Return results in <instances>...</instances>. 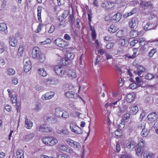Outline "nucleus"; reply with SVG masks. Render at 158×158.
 <instances>
[{
	"label": "nucleus",
	"mask_w": 158,
	"mask_h": 158,
	"mask_svg": "<svg viewBox=\"0 0 158 158\" xmlns=\"http://www.w3.org/2000/svg\"><path fill=\"white\" fill-rule=\"evenodd\" d=\"M105 56L106 59L107 60L111 59L113 58L112 56L111 55L108 53L107 52L105 53Z\"/></svg>",
	"instance_id": "e2e57ef3"
},
{
	"label": "nucleus",
	"mask_w": 158,
	"mask_h": 158,
	"mask_svg": "<svg viewBox=\"0 0 158 158\" xmlns=\"http://www.w3.org/2000/svg\"><path fill=\"white\" fill-rule=\"evenodd\" d=\"M31 62L30 60L26 62L24 66V71L26 73L28 72L31 69Z\"/></svg>",
	"instance_id": "a211bd4d"
},
{
	"label": "nucleus",
	"mask_w": 158,
	"mask_h": 158,
	"mask_svg": "<svg viewBox=\"0 0 158 158\" xmlns=\"http://www.w3.org/2000/svg\"><path fill=\"white\" fill-rule=\"evenodd\" d=\"M65 141L72 148L77 149H79L81 148V145L80 143L78 142L75 141L69 138L66 139Z\"/></svg>",
	"instance_id": "7ed1b4c3"
},
{
	"label": "nucleus",
	"mask_w": 158,
	"mask_h": 158,
	"mask_svg": "<svg viewBox=\"0 0 158 158\" xmlns=\"http://www.w3.org/2000/svg\"><path fill=\"white\" fill-rule=\"evenodd\" d=\"M42 11V7L41 6H38L37 7V17L38 20L40 22H42L41 18V13Z\"/></svg>",
	"instance_id": "c756f323"
},
{
	"label": "nucleus",
	"mask_w": 158,
	"mask_h": 158,
	"mask_svg": "<svg viewBox=\"0 0 158 158\" xmlns=\"http://www.w3.org/2000/svg\"><path fill=\"white\" fill-rule=\"evenodd\" d=\"M35 89L38 91H42L44 90V88L42 86L37 85L35 87Z\"/></svg>",
	"instance_id": "13d9d810"
},
{
	"label": "nucleus",
	"mask_w": 158,
	"mask_h": 158,
	"mask_svg": "<svg viewBox=\"0 0 158 158\" xmlns=\"http://www.w3.org/2000/svg\"><path fill=\"white\" fill-rule=\"evenodd\" d=\"M138 87L139 85L136 83H134L130 84L129 86V88L132 89H135Z\"/></svg>",
	"instance_id": "4d7b16f0"
},
{
	"label": "nucleus",
	"mask_w": 158,
	"mask_h": 158,
	"mask_svg": "<svg viewBox=\"0 0 158 158\" xmlns=\"http://www.w3.org/2000/svg\"><path fill=\"white\" fill-rule=\"evenodd\" d=\"M154 77L153 75L151 73H148L145 77L146 79L151 80Z\"/></svg>",
	"instance_id": "052dcab7"
},
{
	"label": "nucleus",
	"mask_w": 158,
	"mask_h": 158,
	"mask_svg": "<svg viewBox=\"0 0 158 158\" xmlns=\"http://www.w3.org/2000/svg\"><path fill=\"white\" fill-rule=\"evenodd\" d=\"M12 83L16 85L18 83V79L17 78L13 77L12 78Z\"/></svg>",
	"instance_id": "338daca9"
},
{
	"label": "nucleus",
	"mask_w": 158,
	"mask_h": 158,
	"mask_svg": "<svg viewBox=\"0 0 158 158\" xmlns=\"http://www.w3.org/2000/svg\"><path fill=\"white\" fill-rule=\"evenodd\" d=\"M138 108L137 106H134L130 107L129 113L131 115H134L136 114L138 112Z\"/></svg>",
	"instance_id": "5701e85b"
},
{
	"label": "nucleus",
	"mask_w": 158,
	"mask_h": 158,
	"mask_svg": "<svg viewBox=\"0 0 158 158\" xmlns=\"http://www.w3.org/2000/svg\"><path fill=\"white\" fill-rule=\"evenodd\" d=\"M38 48L35 47L32 50V55L33 58L37 59L41 54Z\"/></svg>",
	"instance_id": "ddd939ff"
},
{
	"label": "nucleus",
	"mask_w": 158,
	"mask_h": 158,
	"mask_svg": "<svg viewBox=\"0 0 158 158\" xmlns=\"http://www.w3.org/2000/svg\"><path fill=\"white\" fill-rule=\"evenodd\" d=\"M57 158H69V156L65 154H60L57 156Z\"/></svg>",
	"instance_id": "69168bd1"
},
{
	"label": "nucleus",
	"mask_w": 158,
	"mask_h": 158,
	"mask_svg": "<svg viewBox=\"0 0 158 158\" xmlns=\"http://www.w3.org/2000/svg\"><path fill=\"white\" fill-rule=\"evenodd\" d=\"M138 49V48H133V54H132V56H128L127 57L130 58H135V57L136 56V54H137V49Z\"/></svg>",
	"instance_id": "5fc2aeb1"
},
{
	"label": "nucleus",
	"mask_w": 158,
	"mask_h": 158,
	"mask_svg": "<svg viewBox=\"0 0 158 158\" xmlns=\"http://www.w3.org/2000/svg\"><path fill=\"white\" fill-rule=\"evenodd\" d=\"M79 70L81 73H85V64H82L81 65H80L79 68Z\"/></svg>",
	"instance_id": "8fccbe9b"
},
{
	"label": "nucleus",
	"mask_w": 158,
	"mask_h": 158,
	"mask_svg": "<svg viewBox=\"0 0 158 158\" xmlns=\"http://www.w3.org/2000/svg\"><path fill=\"white\" fill-rule=\"evenodd\" d=\"M114 5V3L110 1H104L101 4V6L102 7L104 8L110 9L113 7Z\"/></svg>",
	"instance_id": "9b49d317"
},
{
	"label": "nucleus",
	"mask_w": 158,
	"mask_h": 158,
	"mask_svg": "<svg viewBox=\"0 0 158 158\" xmlns=\"http://www.w3.org/2000/svg\"><path fill=\"white\" fill-rule=\"evenodd\" d=\"M75 55L73 53L67 52L65 55L66 57L68 60H73L74 57Z\"/></svg>",
	"instance_id": "58836bf2"
},
{
	"label": "nucleus",
	"mask_w": 158,
	"mask_h": 158,
	"mask_svg": "<svg viewBox=\"0 0 158 158\" xmlns=\"http://www.w3.org/2000/svg\"><path fill=\"white\" fill-rule=\"evenodd\" d=\"M154 127L155 129L156 132L158 135V120L155 122Z\"/></svg>",
	"instance_id": "bf43d9fd"
},
{
	"label": "nucleus",
	"mask_w": 158,
	"mask_h": 158,
	"mask_svg": "<svg viewBox=\"0 0 158 158\" xmlns=\"http://www.w3.org/2000/svg\"><path fill=\"white\" fill-rule=\"evenodd\" d=\"M7 74L9 76H14L15 73V71L11 68H9L7 70Z\"/></svg>",
	"instance_id": "49530a36"
},
{
	"label": "nucleus",
	"mask_w": 158,
	"mask_h": 158,
	"mask_svg": "<svg viewBox=\"0 0 158 158\" xmlns=\"http://www.w3.org/2000/svg\"><path fill=\"white\" fill-rule=\"evenodd\" d=\"M7 27L5 23H0V31L4 32V33L6 34L8 33Z\"/></svg>",
	"instance_id": "412c9836"
},
{
	"label": "nucleus",
	"mask_w": 158,
	"mask_h": 158,
	"mask_svg": "<svg viewBox=\"0 0 158 158\" xmlns=\"http://www.w3.org/2000/svg\"><path fill=\"white\" fill-rule=\"evenodd\" d=\"M138 22V20L135 18H132L129 22V25L130 28L134 29L136 26Z\"/></svg>",
	"instance_id": "dca6fc26"
},
{
	"label": "nucleus",
	"mask_w": 158,
	"mask_h": 158,
	"mask_svg": "<svg viewBox=\"0 0 158 158\" xmlns=\"http://www.w3.org/2000/svg\"><path fill=\"white\" fill-rule=\"evenodd\" d=\"M37 59H38L40 62L43 63L46 59L45 55L44 53H41Z\"/></svg>",
	"instance_id": "72a5a7b5"
},
{
	"label": "nucleus",
	"mask_w": 158,
	"mask_h": 158,
	"mask_svg": "<svg viewBox=\"0 0 158 158\" xmlns=\"http://www.w3.org/2000/svg\"><path fill=\"white\" fill-rule=\"evenodd\" d=\"M149 41H145V39L143 38H142L139 39V40H138V42L139 43L140 45L142 47H143L145 45L146 43H151L149 42ZM144 47H143V48L144 49Z\"/></svg>",
	"instance_id": "cd10ccee"
},
{
	"label": "nucleus",
	"mask_w": 158,
	"mask_h": 158,
	"mask_svg": "<svg viewBox=\"0 0 158 158\" xmlns=\"http://www.w3.org/2000/svg\"><path fill=\"white\" fill-rule=\"evenodd\" d=\"M46 95L49 100L53 98L55 94V93L53 92H50L45 94Z\"/></svg>",
	"instance_id": "a18cd8bd"
},
{
	"label": "nucleus",
	"mask_w": 158,
	"mask_h": 158,
	"mask_svg": "<svg viewBox=\"0 0 158 158\" xmlns=\"http://www.w3.org/2000/svg\"><path fill=\"white\" fill-rule=\"evenodd\" d=\"M38 72L39 74L43 77H46L48 75L46 71L43 68H40L38 69Z\"/></svg>",
	"instance_id": "473e14b6"
},
{
	"label": "nucleus",
	"mask_w": 158,
	"mask_h": 158,
	"mask_svg": "<svg viewBox=\"0 0 158 158\" xmlns=\"http://www.w3.org/2000/svg\"><path fill=\"white\" fill-rule=\"evenodd\" d=\"M58 81L56 79L49 78L46 79L44 80V83L46 86L52 85H57L58 83Z\"/></svg>",
	"instance_id": "6e6552de"
},
{
	"label": "nucleus",
	"mask_w": 158,
	"mask_h": 158,
	"mask_svg": "<svg viewBox=\"0 0 158 158\" xmlns=\"http://www.w3.org/2000/svg\"><path fill=\"white\" fill-rule=\"evenodd\" d=\"M135 97V95L134 93H131L128 94L126 97V99L127 102L130 103L133 101Z\"/></svg>",
	"instance_id": "4be33fe9"
},
{
	"label": "nucleus",
	"mask_w": 158,
	"mask_h": 158,
	"mask_svg": "<svg viewBox=\"0 0 158 158\" xmlns=\"http://www.w3.org/2000/svg\"><path fill=\"white\" fill-rule=\"evenodd\" d=\"M127 104V103L125 101L124 103H123L121 106V107L118 108L119 111L118 114L119 115H120V114H119L120 113H123L128 110V107Z\"/></svg>",
	"instance_id": "9d476101"
},
{
	"label": "nucleus",
	"mask_w": 158,
	"mask_h": 158,
	"mask_svg": "<svg viewBox=\"0 0 158 158\" xmlns=\"http://www.w3.org/2000/svg\"><path fill=\"white\" fill-rule=\"evenodd\" d=\"M121 158H132V156L129 154H123L121 156Z\"/></svg>",
	"instance_id": "774afa93"
},
{
	"label": "nucleus",
	"mask_w": 158,
	"mask_h": 158,
	"mask_svg": "<svg viewBox=\"0 0 158 158\" xmlns=\"http://www.w3.org/2000/svg\"><path fill=\"white\" fill-rule=\"evenodd\" d=\"M158 118L157 114L155 112H152L149 114L148 116V119L151 121H154Z\"/></svg>",
	"instance_id": "2eb2a0df"
},
{
	"label": "nucleus",
	"mask_w": 158,
	"mask_h": 158,
	"mask_svg": "<svg viewBox=\"0 0 158 158\" xmlns=\"http://www.w3.org/2000/svg\"><path fill=\"white\" fill-rule=\"evenodd\" d=\"M37 129L40 132H50L52 131V128L47 124L41 125Z\"/></svg>",
	"instance_id": "20e7f679"
},
{
	"label": "nucleus",
	"mask_w": 158,
	"mask_h": 158,
	"mask_svg": "<svg viewBox=\"0 0 158 158\" xmlns=\"http://www.w3.org/2000/svg\"><path fill=\"white\" fill-rule=\"evenodd\" d=\"M57 133L61 135H69V132L66 128H64L62 129H58L56 130Z\"/></svg>",
	"instance_id": "f3484780"
},
{
	"label": "nucleus",
	"mask_w": 158,
	"mask_h": 158,
	"mask_svg": "<svg viewBox=\"0 0 158 158\" xmlns=\"http://www.w3.org/2000/svg\"><path fill=\"white\" fill-rule=\"evenodd\" d=\"M69 60L66 57L62 58L60 61V64L64 65H67L69 63Z\"/></svg>",
	"instance_id": "ea45409f"
},
{
	"label": "nucleus",
	"mask_w": 158,
	"mask_h": 158,
	"mask_svg": "<svg viewBox=\"0 0 158 158\" xmlns=\"http://www.w3.org/2000/svg\"><path fill=\"white\" fill-rule=\"evenodd\" d=\"M24 49V46L23 45H21L19 47L18 50V55L19 56H21L23 54Z\"/></svg>",
	"instance_id": "c03bdc74"
},
{
	"label": "nucleus",
	"mask_w": 158,
	"mask_h": 158,
	"mask_svg": "<svg viewBox=\"0 0 158 158\" xmlns=\"http://www.w3.org/2000/svg\"><path fill=\"white\" fill-rule=\"evenodd\" d=\"M54 70L56 73L60 76L62 77L64 75L65 70L62 67L59 65H57L55 66Z\"/></svg>",
	"instance_id": "0eeeda50"
},
{
	"label": "nucleus",
	"mask_w": 158,
	"mask_h": 158,
	"mask_svg": "<svg viewBox=\"0 0 158 158\" xmlns=\"http://www.w3.org/2000/svg\"><path fill=\"white\" fill-rule=\"evenodd\" d=\"M137 73L139 76L141 75L145 71V69L141 65H137Z\"/></svg>",
	"instance_id": "393cba45"
},
{
	"label": "nucleus",
	"mask_w": 158,
	"mask_h": 158,
	"mask_svg": "<svg viewBox=\"0 0 158 158\" xmlns=\"http://www.w3.org/2000/svg\"><path fill=\"white\" fill-rule=\"evenodd\" d=\"M9 43L10 46L15 47L17 44V40L14 37H10L9 38Z\"/></svg>",
	"instance_id": "6ab92c4d"
},
{
	"label": "nucleus",
	"mask_w": 158,
	"mask_h": 158,
	"mask_svg": "<svg viewBox=\"0 0 158 158\" xmlns=\"http://www.w3.org/2000/svg\"><path fill=\"white\" fill-rule=\"evenodd\" d=\"M70 128L73 132L77 134H80L82 132L81 128L73 123H70Z\"/></svg>",
	"instance_id": "39448f33"
},
{
	"label": "nucleus",
	"mask_w": 158,
	"mask_h": 158,
	"mask_svg": "<svg viewBox=\"0 0 158 158\" xmlns=\"http://www.w3.org/2000/svg\"><path fill=\"white\" fill-rule=\"evenodd\" d=\"M11 101L13 103H15L17 102V98L15 94H13L10 96Z\"/></svg>",
	"instance_id": "864d4df0"
},
{
	"label": "nucleus",
	"mask_w": 158,
	"mask_h": 158,
	"mask_svg": "<svg viewBox=\"0 0 158 158\" xmlns=\"http://www.w3.org/2000/svg\"><path fill=\"white\" fill-rule=\"evenodd\" d=\"M16 154L17 158H24V153L22 150L20 149H18Z\"/></svg>",
	"instance_id": "a878e982"
},
{
	"label": "nucleus",
	"mask_w": 158,
	"mask_h": 158,
	"mask_svg": "<svg viewBox=\"0 0 158 158\" xmlns=\"http://www.w3.org/2000/svg\"><path fill=\"white\" fill-rule=\"evenodd\" d=\"M156 52V49H153L151 50L148 53V56L149 57H152L153 54Z\"/></svg>",
	"instance_id": "0e129e2a"
},
{
	"label": "nucleus",
	"mask_w": 158,
	"mask_h": 158,
	"mask_svg": "<svg viewBox=\"0 0 158 158\" xmlns=\"http://www.w3.org/2000/svg\"><path fill=\"white\" fill-rule=\"evenodd\" d=\"M143 156L144 158H152L154 156L153 154L147 152L144 153Z\"/></svg>",
	"instance_id": "09e8293b"
},
{
	"label": "nucleus",
	"mask_w": 158,
	"mask_h": 158,
	"mask_svg": "<svg viewBox=\"0 0 158 158\" xmlns=\"http://www.w3.org/2000/svg\"><path fill=\"white\" fill-rule=\"evenodd\" d=\"M136 82L137 84L139 85V87L142 85L143 84V81L139 77H136L135 78Z\"/></svg>",
	"instance_id": "de8ad7c7"
},
{
	"label": "nucleus",
	"mask_w": 158,
	"mask_h": 158,
	"mask_svg": "<svg viewBox=\"0 0 158 158\" xmlns=\"http://www.w3.org/2000/svg\"><path fill=\"white\" fill-rule=\"evenodd\" d=\"M66 152L71 154L73 156H75L76 154V153L73 151V149L72 148L70 147H68Z\"/></svg>",
	"instance_id": "3c124183"
},
{
	"label": "nucleus",
	"mask_w": 158,
	"mask_h": 158,
	"mask_svg": "<svg viewBox=\"0 0 158 158\" xmlns=\"http://www.w3.org/2000/svg\"><path fill=\"white\" fill-rule=\"evenodd\" d=\"M24 118L25 119V127L28 129H31L33 126V122L27 119V115L25 116Z\"/></svg>",
	"instance_id": "4468645a"
},
{
	"label": "nucleus",
	"mask_w": 158,
	"mask_h": 158,
	"mask_svg": "<svg viewBox=\"0 0 158 158\" xmlns=\"http://www.w3.org/2000/svg\"><path fill=\"white\" fill-rule=\"evenodd\" d=\"M44 120L46 123H55L57 122L56 118L53 116H46L44 117Z\"/></svg>",
	"instance_id": "1a4fd4ad"
},
{
	"label": "nucleus",
	"mask_w": 158,
	"mask_h": 158,
	"mask_svg": "<svg viewBox=\"0 0 158 158\" xmlns=\"http://www.w3.org/2000/svg\"><path fill=\"white\" fill-rule=\"evenodd\" d=\"M52 42V41L50 39H47L45 40L40 42V44L41 45H45L50 44Z\"/></svg>",
	"instance_id": "603ef678"
},
{
	"label": "nucleus",
	"mask_w": 158,
	"mask_h": 158,
	"mask_svg": "<svg viewBox=\"0 0 158 158\" xmlns=\"http://www.w3.org/2000/svg\"><path fill=\"white\" fill-rule=\"evenodd\" d=\"M121 16L122 15L120 13H118L113 16L112 19L116 22H118L121 19Z\"/></svg>",
	"instance_id": "2f4dec72"
},
{
	"label": "nucleus",
	"mask_w": 158,
	"mask_h": 158,
	"mask_svg": "<svg viewBox=\"0 0 158 158\" xmlns=\"http://www.w3.org/2000/svg\"><path fill=\"white\" fill-rule=\"evenodd\" d=\"M55 30V27L53 25H51L50 27L48 32L49 33H53Z\"/></svg>",
	"instance_id": "680f3d73"
},
{
	"label": "nucleus",
	"mask_w": 158,
	"mask_h": 158,
	"mask_svg": "<svg viewBox=\"0 0 158 158\" xmlns=\"http://www.w3.org/2000/svg\"><path fill=\"white\" fill-rule=\"evenodd\" d=\"M110 99L111 102L110 104V106L112 109L117 107L119 108L125 102L121 100V97H120L119 95L116 91H114L112 93V96Z\"/></svg>",
	"instance_id": "f257e3e1"
},
{
	"label": "nucleus",
	"mask_w": 158,
	"mask_h": 158,
	"mask_svg": "<svg viewBox=\"0 0 158 158\" xmlns=\"http://www.w3.org/2000/svg\"><path fill=\"white\" fill-rule=\"evenodd\" d=\"M35 134L33 133H31L24 135L23 138V141L25 142L30 141L35 137Z\"/></svg>",
	"instance_id": "f8f14e48"
},
{
	"label": "nucleus",
	"mask_w": 158,
	"mask_h": 158,
	"mask_svg": "<svg viewBox=\"0 0 158 158\" xmlns=\"http://www.w3.org/2000/svg\"><path fill=\"white\" fill-rule=\"evenodd\" d=\"M58 148L60 150L66 152L68 146L64 144H59L58 146Z\"/></svg>",
	"instance_id": "79ce46f5"
},
{
	"label": "nucleus",
	"mask_w": 158,
	"mask_h": 158,
	"mask_svg": "<svg viewBox=\"0 0 158 158\" xmlns=\"http://www.w3.org/2000/svg\"><path fill=\"white\" fill-rule=\"evenodd\" d=\"M128 42L127 39H121L118 41L119 44L121 46H124L126 45Z\"/></svg>",
	"instance_id": "4c0bfd02"
},
{
	"label": "nucleus",
	"mask_w": 158,
	"mask_h": 158,
	"mask_svg": "<svg viewBox=\"0 0 158 158\" xmlns=\"http://www.w3.org/2000/svg\"><path fill=\"white\" fill-rule=\"evenodd\" d=\"M136 149L135 150L136 154L138 156H141L143 152V149L141 148L136 147Z\"/></svg>",
	"instance_id": "e433bc0d"
},
{
	"label": "nucleus",
	"mask_w": 158,
	"mask_h": 158,
	"mask_svg": "<svg viewBox=\"0 0 158 158\" xmlns=\"http://www.w3.org/2000/svg\"><path fill=\"white\" fill-rule=\"evenodd\" d=\"M149 132L148 130L146 129H143L141 132V135L143 137H146L148 135Z\"/></svg>",
	"instance_id": "c9c22d12"
},
{
	"label": "nucleus",
	"mask_w": 158,
	"mask_h": 158,
	"mask_svg": "<svg viewBox=\"0 0 158 158\" xmlns=\"http://www.w3.org/2000/svg\"><path fill=\"white\" fill-rule=\"evenodd\" d=\"M42 140L43 143L46 145L50 146H53L58 142L57 139L52 137H43Z\"/></svg>",
	"instance_id": "f03ea898"
},
{
	"label": "nucleus",
	"mask_w": 158,
	"mask_h": 158,
	"mask_svg": "<svg viewBox=\"0 0 158 158\" xmlns=\"http://www.w3.org/2000/svg\"><path fill=\"white\" fill-rule=\"evenodd\" d=\"M63 110L62 109L59 108H56L55 110V115L58 117H61Z\"/></svg>",
	"instance_id": "c85d7f7f"
},
{
	"label": "nucleus",
	"mask_w": 158,
	"mask_h": 158,
	"mask_svg": "<svg viewBox=\"0 0 158 158\" xmlns=\"http://www.w3.org/2000/svg\"><path fill=\"white\" fill-rule=\"evenodd\" d=\"M67 74L69 77L71 79L75 78L77 77L76 73L74 71L71 70H69Z\"/></svg>",
	"instance_id": "b1692460"
},
{
	"label": "nucleus",
	"mask_w": 158,
	"mask_h": 158,
	"mask_svg": "<svg viewBox=\"0 0 158 158\" xmlns=\"http://www.w3.org/2000/svg\"><path fill=\"white\" fill-rule=\"evenodd\" d=\"M61 117L64 118H67L69 117V115L68 113L65 110H63L62 111V114H61Z\"/></svg>",
	"instance_id": "6e6d98bb"
},
{
	"label": "nucleus",
	"mask_w": 158,
	"mask_h": 158,
	"mask_svg": "<svg viewBox=\"0 0 158 158\" xmlns=\"http://www.w3.org/2000/svg\"><path fill=\"white\" fill-rule=\"evenodd\" d=\"M117 30V27L114 24L111 25L108 28V31L110 33H114Z\"/></svg>",
	"instance_id": "bb28decb"
},
{
	"label": "nucleus",
	"mask_w": 158,
	"mask_h": 158,
	"mask_svg": "<svg viewBox=\"0 0 158 158\" xmlns=\"http://www.w3.org/2000/svg\"><path fill=\"white\" fill-rule=\"evenodd\" d=\"M136 9L134 8L130 12H127L125 13L124 14L123 16L125 18H127L133 15L136 12Z\"/></svg>",
	"instance_id": "7c9ffc66"
},
{
	"label": "nucleus",
	"mask_w": 158,
	"mask_h": 158,
	"mask_svg": "<svg viewBox=\"0 0 158 158\" xmlns=\"http://www.w3.org/2000/svg\"><path fill=\"white\" fill-rule=\"evenodd\" d=\"M66 96L69 98H76L77 94L75 92L73 91L66 92L65 93Z\"/></svg>",
	"instance_id": "aec40b11"
},
{
	"label": "nucleus",
	"mask_w": 158,
	"mask_h": 158,
	"mask_svg": "<svg viewBox=\"0 0 158 158\" xmlns=\"http://www.w3.org/2000/svg\"><path fill=\"white\" fill-rule=\"evenodd\" d=\"M130 113H128L125 114L122 117V119L121 120H123L124 121L127 122L128 121L130 118Z\"/></svg>",
	"instance_id": "f704fd0d"
},
{
	"label": "nucleus",
	"mask_w": 158,
	"mask_h": 158,
	"mask_svg": "<svg viewBox=\"0 0 158 158\" xmlns=\"http://www.w3.org/2000/svg\"><path fill=\"white\" fill-rule=\"evenodd\" d=\"M55 43L56 46L62 48H66V47L68 45L66 41L59 38L55 40Z\"/></svg>",
	"instance_id": "423d86ee"
},
{
	"label": "nucleus",
	"mask_w": 158,
	"mask_h": 158,
	"mask_svg": "<svg viewBox=\"0 0 158 158\" xmlns=\"http://www.w3.org/2000/svg\"><path fill=\"white\" fill-rule=\"evenodd\" d=\"M86 76L87 75L86 73H83V74L82 73H81V79L80 80V83H81L85 82Z\"/></svg>",
	"instance_id": "a19ab883"
},
{
	"label": "nucleus",
	"mask_w": 158,
	"mask_h": 158,
	"mask_svg": "<svg viewBox=\"0 0 158 158\" xmlns=\"http://www.w3.org/2000/svg\"><path fill=\"white\" fill-rule=\"evenodd\" d=\"M146 146L145 144V141L143 139H140L139 142L137 147L143 149V148Z\"/></svg>",
	"instance_id": "37998d69"
}]
</instances>
